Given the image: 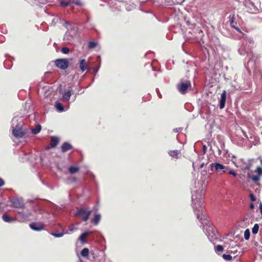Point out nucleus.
I'll use <instances>...</instances> for the list:
<instances>
[{
	"mask_svg": "<svg viewBox=\"0 0 262 262\" xmlns=\"http://www.w3.org/2000/svg\"><path fill=\"white\" fill-rule=\"evenodd\" d=\"M205 194L204 190L202 189L200 192L193 193L192 195V201L193 203V207L194 209H199L203 205L204 202L202 200L203 196Z\"/></svg>",
	"mask_w": 262,
	"mask_h": 262,
	"instance_id": "nucleus-2",
	"label": "nucleus"
},
{
	"mask_svg": "<svg viewBox=\"0 0 262 262\" xmlns=\"http://www.w3.org/2000/svg\"><path fill=\"white\" fill-rule=\"evenodd\" d=\"M71 2L77 5H81L80 0H71Z\"/></svg>",
	"mask_w": 262,
	"mask_h": 262,
	"instance_id": "nucleus-34",
	"label": "nucleus"
},
{
	"mask_svg": "<svg viewBox=\"0 0 262 262\" xmlns=\"http://www.w3.org/2000/svg\"><path fill=\"white\" fill-rule=\"evenodd\" d=\"M250 199L252 201H255L256 200V198L254 196V195L252 194V193H251L250 194Z\"/></svg>",
	"mask_w": 262,
	"mask_h": 262,
	"instance_id": "nucleus-35",
	"label": "nucleus"
},
{
	"mask_svg": "<svg viewBox=\"0 0 262 262\" xmlns=\"http://www.w3.org/2000/svg\"><path fill=\"white\" fill-rule=\"evenodd\" d=\"M41 128V125L38 124L36 126L35 128L32 129V133L34 134H37L40 132Z\"/></svg>",
	"mask_w": 262,
	"mask_h": 262,
	"instance_id": "nucleus-23",
	"label": "nucleus"
},
{
	"mask_svg": "<svg viewBox=\"0 0 262 262\" xmlns=\"http://www.w3.org/2000/svg\"><path fill=\"white\" fill-rule=\"evenodd\" d=\"M226 100V92L224 90L221 95V99L220 100V108L223 109L225 107V102Z\"/></svg>",
	"mask_w": 262,
	"mask_h": 262,
	"instance_id": "nucleus-10",
	"label": "nucleus"
},
{
	"mask_svg": "<svg viewBox=\"0 0 262 262\" xmlns=\"http://www.w3.org/2000/svg\"><path fill=\"white\" fill-rule=\"evenodd\" d=\"M59 142V139L56 137H52L51 139V147H55Z\"/></svg>",
	"mask_w": 262,
	"mask_h": 262,
	"instance_id": "nucleus-16",
	"label": "nucleus"
},
{
	"mask_svg": "<svg viewBox=\"0 0 262 262\" xmlns=\"http://www.w3.org/2000/svg\"><path fill=\"white\" fill-rule=\"evenodd\" d=\"M75 32L74 30H73V33L72 34H70V31H68L67 32H66V33L64 35V39L66 41H70L71 40V39L73 38L74 36H75Z\"/></svg>",
	"mask_w": 262,
	"mask_h": 262,
	"instance_id": "nucleus-14",
	"label": "nucleus"
},
{
	"mask_svg": "<svg viewBox=\"0 0 262 262\" xmlns=\"http://www.w3.org/2000/svg\"><path fill=\"white\" fill-rule=\"evenodd\" d=\"M229 173L230 174H231V175L234 176V177L236 176V173L235 172V171L233 170H230L229 172Z\"/></svg>",
	"mask_w": 262,
	"mask_h": 262,
	"instance_id": "nucleus-36",
	"label": "nucleus"
},
{
	"mask_svg": "<svg viewBox=\"0 0 262 262\" xmlns=\"http://www.w3.org/2000/svg\"><path fill=\"white\" fill-rule=\"evenodd\" d=\"M261 248H262V246L261 247Z\"/></svg>",
	"mask_w": 262,
	"mask_h": 262,
	"instance_id": "nucleus-46",
	"label": "nucleus"
},
{
	"mask_svg": "<svg viewBox=\"0 0 262 262\" xmlns=\"http://www.w3.org/2000/svg\"><path fill=\"white\" fill-rule=\"evenodd\" d=\"M232 249H234V248L233 247H231L230 248V249L229 250L228 252L230 253H234V252H237V249H236L235 251H233V250H232Z\"/></svg>",
	"mask_w": 262,
	"mask_h": 262,
	"instance_id": "nucleus-38",
	"label": "nucleus"
},
{
	"mask_svg": "<svg viewBox=\"0 0 262 262\" xmlns=\"http://www.w3.org/2000/svg\"><path fill=\"white\" fill-rule=\"evenodd\" d=\"M223 257L226 260H230L232 259V256L229 254H223Z\"/></svg>",
	"mask_w": 262,
	"mask_h": 262,
	"instance_id": "nucleus-29",
	"label": "nucleus"
},
{
	"mask_svg": "<svg viewBox=\"0 0 262 262\" xmlns=\"http://www.w3.org/2000/svg\"><path fill=\"white\" fill-rule=\"evenodd\" d=\"M76 228L73 226H71L69 227V231L71 232L73 231Z\"/></svg>",
	"mask_w": 262,
	"mask_h": 262,
	"instance_id": "nucleus-37",
	"label": "nucleus"
},
{
	"mask_svg": "<svg viewBox=\"0 0 262 262\" xmlns=\"http://www.w3.org/2000/svg\"><path fill=\"white\" fill-rule=\"evenodd\" d=\"M91 210H86L83 209H79L76 212V215L81 216L83 221H86L91 214Z\"/></svg>",
	"mask_w": 262,
	"mask_h": 262,
	"instance_id": "nucleus-7",
	"label": "nucleus"
},
{
	"mask_svg": "<svg viewBox=\"0 0 262 262\" xmlns=\"http://www.w3.org/2000/svg\"><path fill=\"white\" fill-rule=\"evenodd\" d=\"M249 207H250V208L251 209H253L254 208V204H253V203H251V204H250Z\"/></svg>",
	"mask_w": 262,
	"mask_h": 262,
	"instance_id": "nucleus-40",
	"label": "nucleus"
},
{
	"mask_svg": "<svg viewBox=\"0 0 262 262\" xmlns=\"http://www.w3.org/2000/svg\"><path fill=\"white\" fill-rule=\"evenodd\" d=\"M23 125L22 119H18L17 118H13L12 120V134L16 138H22L25 133L21 129Z\"/></svg>",
	"mask_w": 262,
	"mask_h": 262,
	"instance_id": "nucleus-1",
	"label": "nucleus"
},
{
	"mask_svg": "<svg viewBox=\"0 0 262 262\" xmlns=\"http://www.w3.org/2000/svg\"><path fill=\"white\" fill-rule=\"evenodd\" d=\"M69 51V49L67 47H63L61 49V52L64 54H68Z\"/></svg>",
	"mask_w": 262,
	"mask_h": 262,
	"instance_id": "nucleus-33",
	"label": "nucleus"
},
{
	"mask_svg": "<svg viewBox=\"0 0 262 262\" xmlns=\"http://www.w3.org/2000/svg\"><path fill=\"white\" fill-rule=\"evenodd\" d=\"M242 34L243 36V37L244 38L245 41L246 42V43H249V46H250L249 49H247V52H248L249 50H250V48L254 46V42L252 37L247 36L246 35H245L243 33H242Z\"/></svg>",
	"mask_w": 262,
	"mask_h": 262,
	"instance_id": "nucleus-9",
	"label": "nucleus"
},
{
	"mask_svg": "<svg viewBox=\"0 0 262 262\" xmlns=\"http://www.w3.org/2000/svg\"><path fill=\"white\" fill-rule=\"evenodd\" d=\"M89 234V232H85L84 233H83L82 234H81L79 237V239L82 243H84L85 242V240L84 239V238L88 236V235Z\"/></svg>",
	"mask_w": 262,
	"mask_h": 262,
	"instance_id": "nucleus-22",
	"label": "nucleus"
},
{
	"mask_svg": "<svg viewBox=\"0 0 262 262\" xmlns=\"http://www.w3.org/2000/svg\"><path fill=\"white\" fill-rule=\"evenodd\" d=\"M78 170H79V168L77 167L71 166L69 168V171L70 173L71 174L76 173V172H78Z\"/></svg>",
	"mask_w": 262,
	"mask_h": 262,
	"instance_id": "nucleus-24",
	"label": "nucleus"
},
{
	"mask_svg": "<svg viewBox=\"0 0 262 262\" xmlns=\"http://www.w3.org/2000/svg\"><path fill=\"white\" fill-rule=\"evenodd\" d=\"M55 107H56V110L59 112H62L64 110L63 105L58 102H55Z\"/></svg>",
	"mask_w": 262,
	"mask_h": 262,
	"instance_id": "nucleus-21",
	"label": "nucleus"
},
{
	"mask_svg": "<svg viewBox=\"0 0 262 262\" xmlns=\"http://www.w3.org/2000/svg\"><path fill=\"white\" fill-rule=\"evenodd\" d=\"M30 228L36 231H40L43 229V225L41 223H32L30 224Z\"/></svg>",
	"mask_w": 262,
	"mask_h": 262,
	"instance_id": "nucleus-11",
	"label": "nucleus"
},
{
	"mask_svg": "<svg viewBox=\"0 0 262 262\" xmlns=\"http://www.w3.org/2000/svg\"><path fill=\"white\" fill-rule=\"evenodd\" d=\"M4 185V181L0 178V187L3 186Z\"/></svg>",
	"mask_w": 262,
	"mask_h": 262,
	"instance_id": "nucleus-39",
	"label": "nucleus"
},
{
	"mask_svg": "<svg viewBox=\"0 0 262 262\" xmlns=\"http://www.w3.org/2000/svg\"><path fill=\"white\" fill-rule=\"evenodd\" d=\"M191 88V83L189 81L185 82H181L177 84V89L182 94H185L187 90Z\"/></svg>",
	"mask_w": 262,
	"mask_h": 262,
	"instance_id": "nucleus-4",
	"label": "nucleus"
},
{
	"mask_svg": "<svg viewBox=\"0 0 262 262\" xmlns=\"http://www.w3.org/2000/svg\"><path fill=\"white\" fill-rule=\"evenodd\" d=\"M168 154L172 158L177 159L179 158V155H180L181 152L178 150H174L169 151L168 152Z\"/></svg>",
	"mask_w": 262,
	"mask_h": 262,
	"instance_id": "nucleus-15",
	"label": "nucleus"
},
{
	"mask_svg": "<svg viewBox=\"0 0 262 262\" xmlns=\"http://www.w3.org/2000/svg\"><path fill=\"white\" fill-rule=\"evenodd\" d=\"M79 68L83 72L86 69V62L84 59H82L79 62Z\"/></svg>",
	"mask_w": 262,
	"mask_h": 262,
	"instance_id": "nucleus-17",
	"label": "nucleus"
},
{
	"mask_svg": "<svg viewBox=\"0 0 262 262\" xmlns=\"http://www.w3.org/2000/svg\"><path fill=\"white\" fill-rule=\"evenodd\" d=\"M96 45H97L96 42H93V41H90L89 43V45H88L89 48V49L94 48H95L96 46Z\"/></svg>",
	"mask_w": 262,
	"mask_h": 262,
	"instance_id": "nucleus-28",
	"label": "nucleus"
},
{
	"mask_svg": "<svg viewBox=\"0 0 262 262\" xmlns=\"http://www.w3.org/2000/svg\"><path fill=\"white\" fill-rule=\"evenodd\" d=\"M101 218L100 214H96L95 215V217L92 219V222L94 223L95 225H97L98 224Z\"/></svg>",
	"mask_w": 262,
	"mask_h": 262,
	"instance_id": "nucleus-18",
	"label": "nucleus"
},
{
	"mask_svg": "<svg viewBox=\"0 0 262 262\" xmlns=\"http://www.w3.org/2000/svg\"><path fill=\"white\" fill-rule=\"evenodd\" d=\"M223 247L221 245H217L216 247L215 250L216 252H222L223 251Z\"/></svg>",
	"mask_w": 262,
	"mask_h": 262,
	"instance_id": "nucleus-31",
	"label": "nucleus"
},
{
	"mask_svg": "<svg viewBox=\"0 0 262 262\" xmlns=\"http://www.w3.org/2000/svg\"><path fill=\"white\" fill-rule=\"evenodd\" d=\"M11 206L17 208H24L25 204L22 198H15L11 200Z\"/></svg>",
	"mask_w": 262,
	"mask_h": 262,
	"instance_id": "nucleus-5",
	"label": "nucleus"
},
{
	"mask_svg": "<svg viewBox=\"0 0 262 262\" xmlns=\"http://www.w3.org/2000/svg\"><path fill=\"white\" fill-rule=\"evenodd\" d=\"M64 233H52L51 234L53 235L55 237H62L64 235Z\"/></svg>",
	"mask_w": 262,
	"mask_h": 262,
	"instance_id": "nucleus-30",
	"label": "nucleus"
},
{
	"mask_svg": "<svg viewBox=\"0 0 262 262\" xmlns=\"http://www.w3.org/2000/svg\"><path fill=\"white\" fill-rule=\"evenodd\" d=\"M89 254V250L86 248H84L81 251V255L83 257L88 258Z\"/></svg>",
	"mask_w": 262,
	"mask_h": 262,
	"instance_id": "nucleus-20",
	"label": "nucleus"
},
{
	"mask_svg": "<svg viewBox=\"0 0 262 262\" xmlns=\"http://www.w3.org/2000/svg\"><path fill=\"white\" fill-rule=\"evenodd\" d=\"M235 24H236V23H235L234 20L233 19H232L230 20V25H231V27L235 28L238 32L242 33V32H241V31L239 28L235 27V26L234 25Z\"/></svg>",
	"mask_w": 262,
	"mask_h": 262,
	"instance_id": "nucleus-27",
	"label": "nucleus"
},
{
	"mask_svg": "<svg viewBox=\"0 0 262 262\" xmlns=\"http://www.w3.org/2000/svg\"><path fill=\"white\" fill-rule=\"evenodd\" d=\"M72 91V89H70L68 90L67 91L64 92L62 95L63 100L68 101L70 99L71 96V93Z\"/></svg>",
	"mask_w": 262,
	"mask_h": 262,
	"instance_id": "nucleus-12",
	"label": "nucleus"
},
{
	"mask_svg": "<svg viewBox=\"0 0 262 262\" xmlns=\"http://www.w3.org/2000/svg\"><path fill=\"white\" fill-rule=\"evenodd\" d=\"M55 64L57 67L62 70H66L68 68L69 61L67 59H58L56 60Z\"/></svg>",
	"mask_w": 262,
	"mask_h": 262,
	"instance_id": "nucleus-6",
	"label": "nucleus"
},
{
	"mask_svg": "<svg viewBox=\"0 0 262 262\" xmlns=\"http://www.w3.org/2000/svg\"><path fill=\"white\" fill-rule=\"evenodd\" d=\"M234 248L237 249V248H238V247H234Z\"/></svg>",
	"mask_w": 262,
	"mask_h": 262,
	"instance_id": "nucleus-45",
	"label": "nucleus"
},
{
	"mask_svg": "<svg viewBox=\"0 0 262 262\" xmlns=\"http://www.w3.org/2000/svg\"><path fill=\"white\" fill-rule=\"evenodd\" d=\"M2 219L5 222L8 223H10L14 221V220L12 218L10 217L6 214H4L3 215Z\"/></svg>",
	"mask_w": 262,
	"mask_h": 262,
	"instance_id": "nucleus-19",
	"label": "nucleus"
},
{
	"mask_svg": "<svg viewBox=\"0 0 262 262\" xmlns=\"http://www.w3.org/2000/svg\"><path fill=\"white\" fill-rule=\"evenodd\" d=\"M206 149H207L206 146L205 145H204L203 146V151H204V152H205Z\"/></svg>",
	"mask_w": 262,
	"mask_h": 262,
	"instance_id": "nucleus-42",
	"label": "nucleus"
},
{
	"mask_svg": "<svg viewBox=\"0 0 262 262\" xmlns=\"http://www.w3.org/2000/svg\"><path fill=\"white\" fill-rule=\"evenodd\" d=\"M64 233H66V234H69V233H70V232H68V231H66Z\"/></svg>",
	"mask_w": 262,
	"mask_h": 262,
	"instance_id": "nucleus-43",
	"label": "nucleus"
},
{
	"mask_svg": "<svg viewBox=\"0 0 262 262\" xmlns=\"http://www.w3.org/2000/svg\"><path fill=\"white\" fill-rule=\"evenodd\" d=\"M71 3V1L70 2L63 1V2H60L61 5L62 6H64V7H67V6H69Z\"/></svg>",
	"mask_w": 262,
	"mask_h": 262,
	"instance_id": "nucleus-32",
	"label": "nucleus"
},
{
	"mask_svg": "<svg viewBox=\"0 0 262 262\" xmlns=\"http://www.w3.org/2000/svg\"><path fill=\"white\" fill-rule=\"evenodd\" d=\"M247 168L249 170L248 172V176L249 178L252 179L254 182H256L259 180L260 176L262 175V169L257 167L254 171L249 170V167H247Z\"/></svg>",
	"mask_w": 262,
	"mask_h": 262,
	"instance_id": "nucleus-3",
	"label": "nucleus"
},
{
	"mask_svg": "<svg viewBox=\"0 0 262 262\" xmlns=\"http://www.w3.org/2000/svg\"><path fill=\"white\" fill-rule=\"evenodd\" d=\"M250 233L248 229H246L244 232V237L245 239L248 240L250 238Z\"/></svg>",
	"mask_w": 262,
	"mask_h": 262,
	"instance_id": "nucleus-26",
	"label": "nucleus"
},
{
	"mask_svg": "<svg viewBox=\"0 0 262 262\" xmlns=\"http://www.w3.org/2000/svg\"><path fill=\"white\" fill-rule=\"evenodd\" d=\"M259 229V225L257 224H255L254 227L252 229V232L254 234L257 233Z\"/></svg>",
	"mask_w": 262,
	"mask_h": 262,
	"instance_id": "nucleus-25",
	"label": "nucleus"
},
{
	"mask_svg": "<svg viewBox=\"0 0 262 262\" xmlns=\"http://www.w3.org/2000/svg\"><path fill=\"white\" fill-rule=\"evenodd\" d=\"M196 216H197V218L200 220H202V217L200 215H199L198 213H196Z\"/></svg>",
	"mask_w": 262,
	"mask_h": 262,
	"instance_id": "nucleus-41",
	"label": "nucleus"
},
{
	"mask_svg": "<svg viewBox=\"0 0 262 262\" xmlns=\"http://www.w3.org/2000/svg\"><path fill=\"white\" fill-rule=\"evenodd\" d=\"M260 161L261 164V165H262V159H260Z\"/></svg>",
	"mask_w": 262,
	"mask_h": 262,
	"instance_id": "nucleus-44",
	"label": "nucleus"
},
{
	"mask_svg": "<svg viewBox=\"0 0 262 262\" xmlns=\"http://www.w3.org/2000/svg\"><path fill=\"white\" fill-rule=\"evenodd\" d=\"M72 147V146L70 144L67 142H64L61 146V151L63 152H66L71 149Z\"/></svg>",
	"mask_w": 262,
	"mask_h": 262,
	"instance_id": "nucleus-13",
	"label": "nucleus"
},
{
	"mask_svg": "<svg viewBox=\"0 0 262 262\" xmlns=\"http://www.w3.org/2000/svg\"><path fill=\"white\" fill-rule=\"evenodd\" d=\"M210 167H211V169L213 168H214L215 171L216 172H220L221 171H222L223 173L226 172V170H225L226 169V167L223 165V164H221L219 163H211L210 165Z\"/></svg>",
	"mask_w": 262,
	"mask_h": 262,
	"instance_id": "nucleus-8",
	"label": "nucleus"
}]
</instances>
